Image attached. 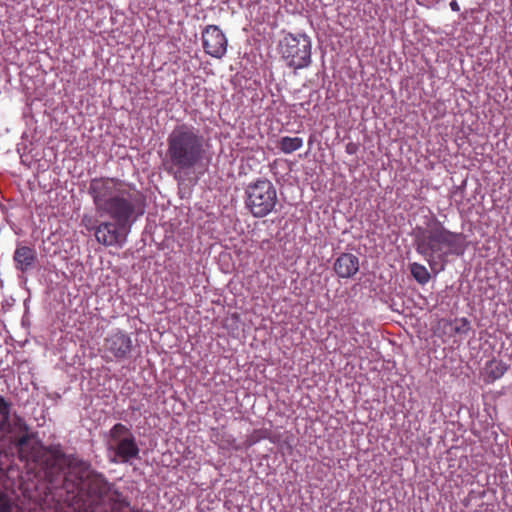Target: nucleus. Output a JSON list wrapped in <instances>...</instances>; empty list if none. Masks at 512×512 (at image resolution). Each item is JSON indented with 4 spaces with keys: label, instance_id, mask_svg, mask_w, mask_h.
Returning a JSON list of instances; mask_svg holds the SVG:
<instances>
[{
    "label": "nucleus",
    "instance_id": "nucleus-17",
    "mask_svg": "<svg viewBox=\"0 0 512 512\" xmlns=\"http://www.w3.org/2000/svg\"><path fill=\"white\" fill-rule=\"evenodd\" d=\"M10 404L0 395V432H2L9 423Z\"/></svg>",
    "mask_w": 512,
    "mask_h": 512
},
{
    "label": "nucleus",
    "instance_id": "nucleus-20",
    "mask_svg": "<svg viewBox=\"0 0 512 512\" xmlns=\"http://www.w3.org/2000/svg\"><path fill=\"white\" fill-rule=\"evenodd\" d=\"M358 149H359L358 144H356V143H354V142H349V143H347V144H346V146H345V151H346V153H347V154H349V155H354V154H356V153H357V151H358Z\"/></svg>",
    "mask_w": 512,
    "mask_h": 512
},
{
    "label": "nucleus",
    "instance_id": "nucleus-16",
    "mask_svg": "<svg viewBox=\"0 0 512 512\" xmlns=\"http://www.w3.org/2000/svg\"><path fill=\"white\" fill-rule=\"evenodd\" d=\"M410 271L414 279L421 285H425L429 282L431 276L428 269L419 263H412L410 265Z\"/></svg>",
    "mask_w": 512,
    "mask_h": 512
},
{
    "label": "nucleus",
    "instance_id": "nucleus-18",
    "mask_svg": "<svg viewBox=\"0 0 512 512\" xmlns=\"http://www.w3.org/2000/svg\"><path fill=\"white\" fill-rule=\"evenodd\" d=\"M17 510L11 499L4 493H0V512H14Z\"/></svg>",
    "mask_w": 512,
    "mask_h": 512
},
{
    "label": "nucleus",
    "instance_id": "nucleus-9",
    "mask_svg": "<svg viewBox=\"0 0 512 512\" xmlns=\"http://www.w3.org/2000/svg\"><path fill=\"white\" fill-rule=\"evenodd\" d=\"M132 350L133 341L131 336L118 328L110 331L105 336L101 348L102 358L107 362L127 359Z\"/></svg>",
    "mask_w": 512,
    "mask_h": 512
},
{
    "label": "nucleus",
    "instance_id": "nucleus-22",
    "mask_svg": "<svg viewBox=\"0 0 512 512\" xmlns=\"http://www.w3.org/2000/svg\"><path fill=\"white\" fill-rule=\"evenodd\" d=\"M450 8L451 10H453L454 12H459L460 11V6L458 4V2L456 0H452L450 2Z\"/></svg>",
    "mask_w": 512,
    "mask_h": 512
},
{
    "label": "nucleus",
    "instance_id": "nucleus-10",
    "mask_svg": "<svg viewBox=\"0 0 512 512\" xmlns=\"http://www.w3.org/2000/svg\"><path fill=\"white\" fill-rule=\"evenodd\" d=\"M202 44L206 54L221 59L227 52L228 39L217 25H207L202 31Z\"/></svg>",
    "mask_w": 512,
    "mask_h": 512
},
{
    "label": "nucleus",
    "instance_id": "nucleus-8",
    "mask_svg": "<svg viewBox=\"0 0 512 512\" xmlns=\"http://www.w3.org/2000/svg\"><path fill=\"white\" fill-rule=\"evenodd\" d=\"M109 449L121 463H129L139 458L140 449L131 429L122 423H116L109 431Z\"/></svg>",
    "mask_w": 512,
    "mask_h": 512
},
{
    "label": "nucleus",
    "instance_id": "nucleus-19",
    "mask_svg": "<svg viewBox=\"0 0 512 512\" xmlns=\"http://www.w3.org/2000/svg\"><path fill=\"white\" fill-rule=\"evenodd\" d=\"M267 437V431L262 429L254 430L253 433L247 438L246 445L248 447L253 446L261 439H265Z\"/></svg>",
    "mask_w": 512,
    "mask_h": 512
},
{
    "label": "nucleus",
    "instance_id": "nucleus-11",
    "mask_svg": "<svg viewBox=\"0 0 512 512\" xmlns=\"http://www.w3.org/2000/svg\"><path fill=\"white\" fill-rule=\"evenodd\" d=\"M13 261L16 270L26 273L35 268L37 252L33 247L17 245L13 254Z\"/></svg>",
    "mask_w": 512,
    "mask_h": 512
},
{
    "label": "nucleus",
    "instance_id": "nucleus-1",
    "mask_svg": "<svg viewBox=\"0 0 512 512\" xmlns=\"http://www.w3.org/2000/svg\"><path fill=\"white\" fill-rule=\"evenodd\" d=\"M88 194L99 216L109 217L110 221L99 222L84 214L81 225L89 232L94 231L99 244L122 247L133 223L145 213L146 196L134 185L112 177L92 178Z\"/></svg>",
    "mask_w": 512,
    "mask_h": 512
},
{
    "label": "nucleus",
    "instance_id": "nucleus-13",
    "mask_svg": "<svg viewBox=\"0 0 512 512\" xmlns=\"http://www.w3.org/2000/svg\"><path fill=\"white\" fill-rule=\"evenodd\" d=\"M509 366L503 360L493 358L486 362L483 368L484 380L487 383H492L500 379L508 370Z\"/></svg>",
    "mask_w": 512,
    "mask_h": 512
},
{
    "label": "nucleus",
    "instance_id": "nucleus-15",
    "mask_svg": "<svg viewBox=\"0 0 512 512\" xmlns=\"http://www.w3.org/2000/svg\"><path fill=\"white\" fill-rule=\"evenodd\" d=\"M445 325H449L451 327L454 335L466 336L471 330V323L465 317L446 320Z\"/></svg>",
    "mask_w": 512,
    "mask_h": 512
},
{
    "label": "nucleus",
    "instance_id": "nucleus-4",
    "mask_svg": "<svg viewBox=\"0 0 512 512\" xmlns=\"http://www.w3.org/2000/svg\"><path fill=\"white\" fill-rule=\"evenodd\" d=\"M31 459L51 484L58 482L63 477L67 467H70L73 472V467L76 465V462L70 460L60 445L48 447L41 445L33 448Z\"/></svg>",
    "mask_w": 512,
    "mask_h": 512
},
{
    "label": "nucleus",
    "instance_id": "nucleus-6",
    "mask_svg": "<svg viewBox=\"0 0 512 512\" xmlns=\"http://www.w3.org/2000/svg\"><path fill=\"white\" fill-rule=\"evenodd\" d=\"M279 52L289 68H306L311 64V39L303 33H287L279 42Z\"/></svg>",
    "mask_w": 512,
    "mask_h": 512
},
{
    "label": "nucleus",
    "instance_id": "nucleus-7",
    "mask_svg": "<svg viewBox=\"0 0 512 512\" xmlns=\"http://www.w3.org/2000/svg\"><path fill=\"white\" fill-rule=\"evenodd\" d=\"M73 473L79 481L80 491L91 502H99L109 494L111 484L102 473L92 470L89 463L82 460L76 461Z\"/></svg>",
    "mask_w": 512,
    "mask_h": 512
},
{
    "label": "nucleus",
    "instance_id": "nucleus-21",
    "mask_svg": "<svg viewBox=\"0 0 512 512\" xmlns=\"http://www.w3.org/2000/svg\"><path fill=\"white\" fill-rule=\"evenodd\" d=\"M30 439L31 436L28 433H25L18 438L16 444L18 447L23 448L25 445H27Z\"/></svg>",
    "mask_w": 512,
    "mask_h": 512
},
{
    "label": "nucleus",
    "instance_id": "nucleus-2",
    "mask_svg": "<svg viewBox=\"0 0 512 512\" xmlns=\"http://www.w3.org/2000/svg\"><path fill=\"white\" fill-rule=\"evenodd\" d=\"M206 154V140L201 131L184 123L169 133L163 164L166 171L180 182L202 164Z\"/></svg>",
    "mask_w": 512,
    "mask_h": 512
},
{
    "label": "nucleus",
    "instance_id": "nucleus-23",
    "mask_svg": "<svg viewBox=\"0 0 512 512\" xmlns=\"http://www.w3.org/2000/svg\"><path fill=\"white\" fill-rule=\"evenodd\" d=\"M23 430H25L26 432L28 431V426L26 424H23Z\"/></svg>",
    "mask_w": 512,
    "mask_h": 512
},
{
    "label": "nucleus",
    "instance_id": "nucleus-3",
    "mask_svg": "<svg viewBox=\"0 0 512 512\" xmlns=\"http://www.w3.org/2000/svg\"><path fill=\"white\" fill-rule=\"evenodd\" d=\"M415 250L423 256L433 270L436 260L444 263L450 255L461 256L466 249V237L463 233L448 230L434 215L427 217L425 226L417 225L413 229Z\"/></svg>",
    "mask_w": 512,
    "mask_h": 512
},
{
    "label": "nucleus",
    "instance_id": "nucleus-12",
    "mask_svg": "<svg viewBox=\"0 0 512 512\" xmlns=\"http://www.w3.org/2000/svg\"><path fill=\"white\" fill-rule=\"evenodd\" d=\"M359 270V259L351 253H342L334 262V271L341 278L353 277Z\"/></svg>",
    "mask_w": 512,
    "mask_h": 512
},
{
    "label": "nucleus",
    "instance_id": "nucleus-5",
    "mask_svg": "<svg viewBox=\"0 0 512 512\" xmlns=\"http://www.w3.org/2000/svg\"><path fill=\"white\" fill-rule=\"evenodd\" d=\"M278 202L277 190L267 178H259L245 188V207L255 218L269 215Z\"/></svg>",
    "mask_w": 512,
    "mask_h": 512
},
{
    "label": "nucleus",
    "instance_id": "nucleus-14",
    "mask_svg": "<svg viewBox=\"0 0 512 512\" xmlns=\"http://www.w3.org/2000/svg\"><path fill=\"white\" fill-rule=\"evenodd\" d=\"M303 146V139L301 137H281L278 141L277 147L285 154H291L299 150Z\"/></svg>",
    "mask_w": 512,
    "mask_h": 512
}]
</instances>
